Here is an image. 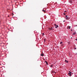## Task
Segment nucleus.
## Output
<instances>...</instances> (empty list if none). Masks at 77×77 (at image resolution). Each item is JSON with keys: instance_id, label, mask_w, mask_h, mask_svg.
Instances as JSON below:
<instances>
[{"instance_id": "7", "label": "nucleus", "mask_w": 77, "mask_h": 77, "mask_svg": "<svg viewBox=\"0 0 77 77\" xmlns=\"http://www.w3.org/2000/svg\"><path fill=\"white\" fill-rule=\"evenodd\" d=\"M41 56H44V54H41Z\"/></svg>"}, {"instance_id": "22", "label": "nucleus", "mask_w": 77, "mask_h": 77, "mask_svg": "<svg viewBox=\"0 0 77 77\" xmlns=\"http://www.w3.org/2000/svg\"><path fill=\"white\" fill-rule=\"evenodd\" d=\"M75 49H76V48H75Z\"/></svg>"}, {"instance_id": "19", "label": "nucleus", "mask_w": 77, "mask_h": 77, "mask_svg": "<svg viewBox=\"0 0 77 77\" xmlns=\"http://www.w3.org/2000/svg\"><path fill=\"white\" fill-rule=\"evenodd\" d=\"M70 72V73H71V72Z\"/></svg>"}, {"instance_id": "8", "label": "nucleus", "mask_w": 77, "mask_h": 77, "mask_svg": "<svg viewBox=\"0 0 77 77\" xmlns=\"http://www.w3.org/2000/svg\"><path fill=\"white\" fill-rule=\"evenodd\" d=\"M65 62H67V63H68V61H67V60H65Z\"/></svg>"}, {"instance_id": "23", "label": "nucleus", "mask_w": 77, "mask_h": 77, "mask_svg": "<svg viewBox=\"0 0 77 77\" xmlns=\"http://www.w3.org/2000/svg\"><path fill=\"white\" fill-rule=\"evenodd\" d=\"M54 27H52V28L54 29Z\"/></svg>"}, {"instance_id": "3", "label": "nucleus", "mask_w": 77, "mask_h": 77, "mask_svg": "<svg viewBox=\"0 0 77 77\" xmlns=\"http://www.w3.org/2000/svg\"><path fill=\"white\" fill-rule=\"evenodd\" d=\"M68 75H69V76H71V73H68Z\"/></svg>"}, {"instance_id": "17", "label": "nucleus", "mask_w": 77, "mask_h": 77, "mask_svg": "<svg viewBox=\"0 0 77 77\" xmlns=\"http://www.w3.org/2000/svg\"><path fill=\"white\" fill-rule=\"evenodd\" d=\"M70 3H72V1H70Z\"/></svg>"}, {"instance_id": "9", "label": "nucleus", "mask_w": 77, "mask_h": 77, "mask_svg": "<svg viewBox=\"0 0 77 77\" xmlns=\"http://www.w3.org/2000/svg\"><path fill=\"white\" fill-rule=\"evenodd\" d=\"M54 26H57L56 24H54Z\"/></svg>"}, {"instance_id": "20", "label": "nucleus", "mask_w": 77, "mask_h": 77, "mask_svg": "<svg viewBox=\"0 0 77 77\" xmlns=\"http://www.w3.org/2000/svg\"><path fill=\"white\" fill-rule=\"evenodd\" d=\"M75 33H73V35H75Z\"/></svg>"}, {"instance_id": "2", "label": "nucleus", "mask_w": 77, "mask_h": 77, "mask_svg": "<svg viewBox=\"0 0 77 77\" xmlns=\"http://www.w3.org/2000/svg\"><path fill=\"white\" fill-rule=\"evenodd\" d=\"M71 27L69 26H68L67 27V29H70Z\"/></svg>"}, {"instance_id": "12", "label": "nucleus", "mask_w": 77, "mask_h": 77, "mask_svg": "<svg viewBox=\"0 0 77 77\" xmlns=\"http://www.w3.org/2000/svg\"><path fill=\"white\" fill-rule=\"evenodd\" d=\"M46 65H48V62L46 63Z\"/></svg>"}, {"instance_id": "24", "label": "nucleus", "mask_w": 77, "mask_h": 77, "mask_svg": "<svg viewBox=\"0 0 77 77\" xmlns=\"http://www.w3.org/2000/svg\"><path fill=\"white\" fill-rule=\"evenodd\" d=\"M72 37H71V39H72Z\"/></svg>"}, {"instance_id": "5", "label": "nucleus", "mask_w": 77, "mask_h": 77, "mask_svg": "<svg viewBox=\"0 0 77 77\" xmlns=\"http://www.w3.org/2000/svg\"><path fill=\"white\" fill-rule=\"evenodd\" d=\"M54 29L53 28L51 27V29H50V30H54Z\"/></svg>"}, {"instance_id": "10", "label": "nucleus", "mask_w": 77, "mask_h": 77, "mask_svg": "<svg viewBox=\"0 0 77 77\" xmlns=\"http://www.w3.org/2000/svg\"><path fill=\"white\" fill-rule=\"evenodd\" d=\"M62 43H63V42H60V44H62Z\"/></svg>"}, {"instance_id": "1", "label": "nucleus", "mask_w": 77, "mask_h": 77, "mask_svg": "<svg viewBox=\"0 0 77 77\" xmlns=\"http://www.w3.org/2000/svg\"><path fill=\"white\" fill-rule=\"evenodd\" d=\"M70 18H69V17H68L67 16V15H66V20H69Z\"/></svg>"}, {"instance_id": "14", "label": "nucleus", "mask_w": 77, "mask_h": 77, "mask_svg": "<svg viewBox=\"0 0 77 77\" xmlns=\"http://www.w3.org/2000/svg\"><path fill=\"white\" fill-rule=\"evenodd\" d=\"M47 61H45V63H47Z\"/></svg>"}, {"instance_id": "16", "label": "nucleus", "mask_w": 77, "mask_h": 77, "mask_svg": "<svg viewBox=\"0 0 77 77\" xmlns=\"http://www.w3.org/2000/svg\"><path fill=\"white\" fill-rule=\"evenodd\" d=\"M49 30H50V29H51V28H49Z\"/></svg>"}, {"instance_id": "11", "label": "nucleus", "mask_w": 77, "mask_h": 77, "mask_svg": "<svg viewBox=\"0 0 77 77\" xmlns=\"http://www.w3.org/2000/svg\"><path fill=\"white\" fill-rule=\"evenodd\" d=\"M63 14L64 15H66V14L65 13H63Z\"/></svg>"}, {"instance_id": "13", "label": "nucleus", "mask_w": 77, "mask_h": 77, "mask_svg": "<svg viewBox=\"0 0 77 77\" xmlns=\"http://www.w3.org/2000/svg\"><path fill=\"white\" fill-rule=\"evenodd\" d=\"M44 33H43V35H42V36H44Z\"/></svg>"}, {"instance_id": "4", "label": "nucleus", "mask_w": 77, "mask_h": 77, "mask_svg": "<svg viewBox=\"0 0 77 77\" xmlns=\"http://www.w3.org/2000/svg\"><path fill=\"white\" fill-rule=\"evenodd\" d=\"M57 27H59V26H58V25H56V26H55V28H57Z\"/></svg>"}, {"instance_id": "18", "label": "nucleus", "mask_w": 77, "mask_h": 77, "mask_svg": "<svg viewBox=\"0 0 77 77\" xmlns=\"http://www.w3.org/2000/svg\"><path fill=\"white\" fill-rule=\"evenodd\" d=\"M64 12H66V11H65Z\"/></svg>"}, {"instance_id": "21", "label": "nucleus", "mask_w": 77, "mask_h": 77, "mask_svg": "<svg viewBox=\"0 0 77 77\" xmlns=\"http://www.w3.org/2000/svg\"><path fill=\"white\" fill-rule=\"evenodd\" d=\"M76 41H77V38H76Z\"/></svg>"}, {"instance_id": "25", "label": "nucleus", "mask_w": 77, "mask_h": 77, "mask_svg": "<svg viewBox=\"0 0 77 77\" xmlns=\"http://www.w3.org/2000/svg\"><path fill=\"white\" fill-rule=\"evenodd\" d=\"M72 29H71V31H72Z\"/></svg>"}, {"instance_id": "6", "label": "nucleus", "mask_w": 77, "mask_h": 77, "mask_svg": "<svg viewBox=\"0 0 77 77\" xmlns=\"http://www.w3.org/2000/svg\"><path fill=\"white\" fill-rule=\"evenodd\" d=\"M42 11H43V12H44L45 13V12H46V11L44 10H43Z\"/></svg>"}, {"instance_id": "15", "label": "nucleus", "mask_w": 77, "mask_h": 77, "mask_svg": "<svg viewBox=\"0 0 77 77\" xmlns=\"http://www.w3.org/2000/svg\"><path fill=\"white\" fill-rule=\"evenodd\" d=\"M52 66H53V65H51V67H52Z\"/></svg>"}]
</instances>
